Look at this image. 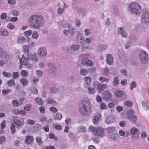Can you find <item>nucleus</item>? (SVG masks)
Instances as JSON below:
<instances>
[{"instance_id":"nucleus-1","label":"nucleus","mask_w":149,"mask_h":149,"mask_svg":"<svg viewBox=\"0 0 149 149\" xmlns=\"http://www.w3.org/2000/svg\"><path fill=\"white\" fill-rule=\"evenodd\" d=\"M31 27L35 29H38L42 26L44 24L43 17L41 15H37L31 16L29 19Z\"/></svg>"},{"instance_id":"nucleus-2","label":"nucleus","mask_w":149,"mask_h":149,"mask_svg":"<svg viewBox=\"0 0 149 149\" xmlns=\"http://www.w3.org/2000/svg\"><path fill=\"white\" fill-rule=\"evenodd\" d=\"M128 10L130 14L135 16H139L141 13V8L139 3L133 2L128 6Z\"/></svg>"},{"instance_id":"nucleus-3","label":"nucleus","mask_w":149,"mask_h":149,"mask_svg":"<svg viewBox=\"0 0 149 149\" xmlns=\"http://www.w3.org/2000/svg\"><path fill=\"white\" fill-rule=\"evenodd\" d=\"M79 112L84 116L90 115L91 113V107L90 103L88 102L82 103L79 106Z\"/></svg>"},{"instance_id":"nucleus-4","label":"nucleus","mask_w":149,"mask_h":149,"mask_svg":"<svg viewBox=\"0 0 149 149\" xmlns=\"http://www.w3.org/2000/svg\"><path fill=\"white\" fill-rule=\"evenodd\" d=\"M141 22L143 24L149 25V12L148 11L144 10L142 11Z\"/></svg>"},{"instance_id":"nucleus-5","label":"nucleus","mask_w":149,"mask_h":149,"mask_svg":"<svg viewBox=\"0 0 149 149\" xmlns=\"http://www.w3.org/2000/svg\"><path fill=\"white\" fill-rule=\"evenodd\" d=\"M80 49V46L77 44H74L71 46V48H66L65 51L71 54H74V52L78 51Z\"/></svg>"},{"instance_id":"nucleus-6","label":"nucleus","mask_w":149,"mask_h":149,"mask_svg":"<svg viewBox=\"0 0 149 149\" xmlns=\"http://www.w3.org/2000/svg\"><path fill=\"white\" fill-rule=\"evenodd\" d=\"M139 58L143 64H146L148 61V54L144 51H142L140 52L139 54Z\"/></svg>"},{"instance_id":"nucleus-7","label":"nucleus","mask_w":149,"mask_h":149,"mask_svg":"<svg viewBox=\"0 0 149 149\" xmlns=\"http://www.w3.org/2000/svg\"><path fill=\"white\" fill-rule=\"evenodd\" d=\"M118 55L121 62L124 64L126 63L127 61V59L126 57L124 50L122 49H119Z\"/></svg>"},{"instance_id":"nucleus-8","label":"nucleus","mask_w":149,"mask_h":149,"mask_svg":"<svg viewBox=\"0 0 149 149\" xmlns=\"http://www.w3.org/2000/svg\"><path fill=\"white\" fill-rule=\"evenodd\" d=\"M129 120L132 123H134L137 119V117L134 115V112L133 110L130 111L127 113Z\"/></svg>"},{"instance_id":"nucleus-9","label":"nucleus","mask_w":149,"mask_h":149,"mask_svg":"<svg viewBox=\"0 0 149 149\" xmlns=\"http://www.w3.org/2000/svg\"><path fill=\"white\" fill-rule=\"evenodd\" d=\"M95 135L100 137H103L105 135L103 129L101 127H98L95 131Z\"/></svg>"},{"instance_id":"nucleus-10","label":"nucleus","mask_w":149,"mask_h":149,"mask_svg":"<svg viewBox=\"0 0 149 149\" xmlns=\"http://www.w3.org/2000/svg\"><path fill=\"white\" fill-rule=\"evenodd\" d=\"M47 52L46 49L44 47L40 48L38 50V54L42 57L45 56L47 55Z\"/></svg>"},{"instance_id":"nucleus-11","label":"nucleus","mask_w":149,"mask_h":149,"mask_svg":"<svg viewBox=\"0 0 149 149\" xmlns=\"http://www.w3.org/2000/svg\"><path fill=\"white\" fill-rule=\"evenodd\" d=\"M103 98L105 100H111L112 97V95L108 91H105L103 93Z\"/></svg>"},{"instance_id":"nucleus-12","label":"nucleus","mask_w":149,"mask_h":149,"mask_svg":"<svg viewBox=\"0 0 149 149\" xmlns=\"http://www.w3.org/2000/svg\"><path fill=\"white\" fill-rule=\"evenodd\" d=\"M116 120V118L113 115H111L107 117L105 121L106 123L110 124L114 122Z\"/></svg>"},{"instance_id":"nucleus-13","label":"nucleus","mask_w":149,"mask_h":149,"mask_svg":"<svg viewBox=\"0 0 149 149\" xmlns=\"http://www.w3.org/2000/svg\"><path fill=\"white\" fill-rule=\"evenodd\" d=\"M81 56L82 57V60L81 61L82 64L84 65H85L87 63L88 61V58L90 56V55L89 54H83L81 55Z\"/></svg>"},{"instance_id":"nucleus-14","label":"nucleus","mask_w":149,"mask_h":149,"mask_svg":"<svg viewBox=\"0 0 149 149\" xmlns=\"http://www.w3.org/2000/svg\"><path fill=\"white\" fill-rule=\"evenodd\" d=\"M18 58L20 61V63L21 65H27L28 63V60L25 57L24 55L22 56L21 58L20 57Z\"/></svg>"},{"instance_id":"nucleus-15","label":"nucleus","mask_w":149,"mask_h":149,"mask_svg":"<svg viewBox=\"0 0 149 149\" xmlns=\"http://www.w3.org/2000/svg\"><path fill=\"white\" fill-rule=\"evenodd\" d=\"M106 61L107 63L110 65L112 64L113 63V58L111 54H108L106 58Z\"/></svg>"},{"instance_id":"nucleus-16","label":"nucleus","mask_w":149,"mask_h":149,"mask_svg":"<svg viewBox=\"0 0 149 149\" xmlns=\"http://www.w3.org/2000/svg\"><path fill=\"white\" fill-rule=\"evenodd\" d=\"M48 66L49 68V72L50 73H53L56 71V69L54 63H50Z\"/></svg>"},{"instance_id":"nucleus-17","label":"nucleus","mask_w":149,"mask_h":149,"mask_svg":"<svg viewBox=\"0 0 149 149\" xmlns=\"http://www.w3.org/2000/svg\"><path fill=\"white\" fill-rule=\"evenodd\" d=\"M34 139L33 136H28L25 138V142L27 144H31L33 142Z\"/></svg>"},{"instance_id":"nucleus-18","label":"nucleus","mask_w":149,"mask_h":149,"mask_svg":"<svg viewBox=\"0 0 149 149\" xmlns=\"http://www.w3.org/2000/svg\"><path fill=\"white\" fill-rule=\"evenodd\" d=\"M107 47V46L105 45H100L97 47V52H102L106 49Z\"/></svg>"},{"instance_id":"nucleus-19","label":"nucleus","mask_w":149,"mask_h":149,"mask_svg":"<svg viewBox=\"0 0 149 149\" xmlns=\"http://www.w3.org/2000/svg\"><path fill=\"white\" fill-rule=\"evenodd\" d=\"M142 106L143 108L149 111V102L146 100L142 102Z\"/></svg>"},{"instance_id":"nucleus-20","label":"nucleus","mask_w":149,"mask_h":149,"mask_svg":"<svg viewBox=\"0 0 149 149\" xmlns=\"http://www.w3.org/2000/svg\"><path fill=\"white\" fill-rule=\"evenodd\" d=\"M102 116L100 114L99 116H94L93 120V124L96 125H97L99 121V119Z\"/></svg>"},{"instance_id":"nucleus-21","label":"nucleus","mask_w":149,"mask_h":149,"mask_svg":"<svg viewBox=\"0 0 149 149\" xmlns=\"http://www.w3.org/2000/svg\"><path fill=\"white\" fill-rule=\"evenodd\" d=\"M86 130V127L83 125H80L77 128V131L80 133H84Z\"/></svg>"},{"instance_id":"nucleus-22","label":"nucleus","mask_w":149,"mask_h":149,"mask_svg":"<svg viewBox=\"0 0 149 149\" xmlns=\"http://www.w3.org/2000/svg\"><path fill=\"white\" fill-rule=\"evenodd\" d=\"M47 101L48 104H51L54 106L56 105L57 104V102L52 97L49 98Z\"/></svg>"},{"instance_id":"nucleus-23","label":"nucleus","mask_w":149,"mask_h":149,"mask_svg":"<svg viewBox=\"0 0 149 149\" xmlns=\"http://www.w3.org/2000/svg\"><path fill=\"white\" fill-rule=\"evenodd\" d=\"M68 31L69 33L71 36L74 35L75 33L74 28L71 25L69 26Z\"/></svg>"},{"instance_id":"nucleus-24","label":"nucleus","mask_w":149,"mask_h":149,"mask_svg":"<svg viewBox=\"0 0 149 149\" xmlns=\"http://www.w3.org/2000/svg\"><path fill=\"white\" fill-rule=\"evenodd\" d=\"M20 81L24 86L27 85L29 83V81L27 80L25 78H22L21 79Z\"/></svg>"},{"instance_id":"nucleus-25","label":"nucleus","mask_w":149,"mask_h":149,"mask_svg":"<svg viewBox=\"0 0 149 149\" xmlns=\"http://www.w3.org/2000/svg\"><path fill=\"white\" fill-rule=\"evenodd\" d=\"M89 70L85 68H81L80 70V74L83 76L86 75L89 72Z\"/></svg>"},{"instance_id":"nucleus-26","label":"nucleus","mask_w":149,"mask_h":149,"mask_svg":"<svg viewBox=\"0 0 149 149\" xmlns=\"http://www.w3.org/2000/svg\"><path fill=\"white\" fill-rule=\"evenodd\" d=\"M25 39V38L22 36H19L17 39V42L19 44H22L24 42Z\"/></svg>"},{"instance_id":"nucleus-27","label":"nucleus","mask_w":149,"mask_h":149,"mask_svg":"<svg viewBox=\"0 0 149 149\" xmlns=\"http://www.w3.org/2000/svg\"><path fill=\"white\" fill-rule=\"evenodd\" d=\"M62 117V115L59 113H57L54 117V118L56 120H58L61 119Z\"/></svg>"},{"instance_id":"nucleus-28","label":"nucleus","mask_w":149,"mask_h":149,"mask_svg":"<svg viewBox=\"0 0 149 149\" xmlns=\"http://www.w3.org/2000/svg\"><path fill=\"white\" fill-rule=\"evenodd\" d=\"M97 87L99 90H104L106 88V85L101 83L97 85Z\"/></svg>"},{"instance_id":"nucleus-29","label":"nucleus","mask_w":149,"mask_h":149,"mask_svg":"<svg viewBox=\"0 0 149 149\" xmlns=\"http://www.w3.org/2000/svg\"><path fill=\"white\" fill-rule=\"evenodd\" d=\"M138 131V130L137 128L132 127L130 129V133L131 135H134L137 133Z\"/></svg>"},{"instance_id":"nucleus-30","label":"nucleus","mask_w":149,"mask_h":149,"mask_svg":"<svg viewBox=\"0 0 149 149\" xmlns=\"http://www.w3.org/2000/svg\"><path fill=\"white\" fill-rule=\"evenodd\" d=\"M7 84L9 86L12 87L15 86V83L14 80L12 79L9 81L7 82Z\"/></svg>"},{"instance_id":"nucleus-31","label":"nucleus","mask_w":149,"mask_h":149,"mask_svg":"<svg viewBox=\"0 0 149 149\" xmlns=\"http://www.w3.org/2000/svg\"><path fill=\"white\" fill-rule=\"evenodd\" d=\"M124 93L123 91L121 90H118L116 93V96L118 97H120L123 95Z\"/></svg>"},{"instance_id":"nucleus-32","label":"nucleus","mask_w":149,"mask_h":149,"mask_svg":"<svg viewBox=\"0 0 149 149\" xmlns=\"http://www.w3.org/2000/svg\"><path fill=\"white\" fill-rule=\"evenodd\" d=\"M35 101L37 104L40 105H42L43 104V102L40 98H36Z\"/></svg>"},{"instance_id":"nucleus-33","label":"nucleus","mask_w":149,"mask_h":149,"mask_svg":"<svg viewBox=\"0 0 149 149\" xmlns=\"http://www.w3.org/2000/svg\"><path fill=\"white\" fill-rule=\"evenodd\" d=\"M129 41L131 43L134 42L137 40L136 38L134 36H131L129 37Z\"/></svg>"},{"instance_id":"nucleus-34","label":"nucleus","mask_w":149,"mask_h":149,"mask_svg":"<svg viewBox=\"0 0 149 149\" xmlns=\"http://www.w3.org/2000/svg\"><path fill=\"white\" fill-rule=\"evenodd\" d=\"M14 123L15 124L17 127H19L22 125V123L17 119H15L14 120Z\"/></svg>"},{"instance_id":"nucleus-35","label":"nucleus","mask_w":149,"mask_h":149,"mask_svg":"<svg viewBox=\"0 0 149 149\" xmlns=\"http://www.w3.org/2000/svg\"><path fill=\"white\" fill-rule=\"evenodd\" d=\"M119 136L118 134L116 133L112 134L110 136L111 138L113 139L116 140L118 139Z\"/></svg>"},{"instance_id":"nucleus-36","label":"nucleus","mask_w":149,"mask_h":149,"mask_svg":"<svg viewBox=\"0 0 149 149\" xmlns=\"http://www.w3.org/2000/svg\"><path fill=\"white\" fill-rule=\"evenodd\" d=\"M84 80L88 85L90 84L91 81V79L88 77H86L84 78Z\"/></svg>"},{"instance_id":"nucleus-37","label":"nucleus","mask_w":149,"mask_h":149,"mask_svg":"<svg viewBox=\"0 0 149 149\" xmlns=\"http://www.w3.org/2000/svg\"><path fill=\"white\" fill-rule=\"evenodd\" d=\"M124 105L128 107H131L133 105V103L131 101L126 100L125 101Z\"/></svg>"},{"instance_id":"nucleus-38","label":"nucleus","mask_w":149,"mask_h":149,"mask_svg":"<svg viewBox=\"0 0 149 149\" xmlns=\"http://www.w3.org/2000/svg\"><path fill=\"white\" fill-rule=\"evenodd\" d=\"M107 130L108 132L110 133L114 132L115 131L116 127H109L107 129Z\"/></svg>"},{"instance_id":"nucleus-39","label":"nucleus","mask_w":149,"mask_h":149,"mask_svg":"<svg viewBox=\"0 0 149 149\" xmlns=\"http://www.w3.org/2000/svg\"><path fill=\"white\" fill-rule=\"evenodd\" d=\"M32 106L30 104H27L26 106L24 107V109L27 111H29L31 109Z\"/></svg>"},{"instance_id":"nucleus-40","label":"nucleus","mask_w":149,"mask_h":149,"mask_svg":"<svg viewBox=\"0 0 149 149\" xmlns=\"http://www.w3.org/2000/svg\"><path fill=\"white\" fill-rule=\"evenodd\" d=\"M36 140L37 143L40 145L42 144V141L41 140V138L40 137H37L36 138Z\"/></svg>"},{"instance_id":"nucleus-41","label":"nucleus","mask_w":149,"mask_h":149,"mask_svg":"<svg viewBox=\"0 0 149 149\" xmlns=\"http://www.w3.org/2000/svg\"><path fill=\"white\" fill-rule=\"evenodd\" d=\"M23 51L24 52L28 54L29 53V47L26 45H24L23 46Z\"/></svg>"},{"instance_id":"nucleus-42","label":"nucleus","mask_w":149,"mask_h":149,"mask_svg":"<svg viewBox=\"0 0 149 149\" xmlns=\"http://www.w3.org/2000/svg\"><path fill=\"white\" fill-rule=\"evenodd\" d=\"M3 75L5 77L10 78L11 76V74L10 72H7L6 71L2 72Z\"/></svg>"},{"instance_id":"nucleus-43","label":"nucleus","mask_w":149,"mask_h":149,"mask_svg":"<svg viewBox=\"0 0 149 149\" xmlns=\"http://www.w3.org/2000/svg\"><path fill=\"white\" fill-rule=\"evenodd\" d=\"M99 80L101 82H103L106 81L108 82L109 81V79H107L101 76L99 78Z\"/></svg>"},{"instance_id":"nucleus-44","label":"nucleus","mask_w":149,"mask_h":149,"mask_svg":"<svg viewBox=\"0 0 149 149\" xmlns=\"http://www.w3.org/2000/svg\"><path fill=\"white\" fill-rule=\"evenodd\" d=\"M12 104L14 107H17L19 106V103L17 100H13L12 102Z\"/></svg>"},{"instance_id":"nucleus-45","label":"nucleus","mask_w":149,"mask_h":149,"mask_svg":"<svg viewBox=\"0 0 149 149\" xmlns=\"http://www.w3.org/2000/svg\"><path fill=\"white\" fill-rule=\"evenodd\" d=\"M21 74L22 77H26L27 76L28 74L26 71L23 70L21 72Z\"/></svg>"},{"instance_id":"nucleus-46","label":"nucleus","mask_w":149,"mask_h":149,"mask_svg":"<svg viewBox=\"0 0 149 149\" xmlns=\"http://www.w3.org/2000/svg\"><path fill=\"white\" fill-rule=\"evenodd\" d=\"M117 30V33L118 34H121L124 30L123 28L121 27H118Z\"/></svg>"},{"instance_id":"nucleus-47","label":"nucleus","mask_w":149,"mask_h":149,"mask_svg":"<svg viewBox=\"0 0 149 149\" xmlns=\"http://www.w3.org/2000/svg\"><path fill=\"white\" fill-rule=\"evenodd\" d=\"M119 84V81L118 78L117 77H116L113 80V85L114 86H116L118 85Z\"/></svg>"},{"instance_id":"nucleus-48","label":"nucleus","mask_w":149,"mask_h":149,"mask_svg":"<svg viewBox=\"0 0 149 149\" xmlns=\"http://www.w3.org/2000/svg\"><path fill=\"white\" fill-rule=\"evenodd\" d=\"M49 137L51 139H53L54 141H56L58 140L57 137L55 136L53 133H51L49 135Z\"/></svg>"},{"instance_id":"nucleus-49","label":"nucleus","mask_w":149,"mask_h":149,"mask_svg":"<svg viewBox=\"0 0 149 149\" xmlns=\"http://www.w3.org/2000/svg\"><path fill=\"white\" fill-rule=\"evenodd\" d=\"M10 129L12 134H14L16 132L15 126V125L12 124L10 127Z\"/></svg>"},{"instance_id":"nucleus-50","label":"nucleus","mask_w":149,"mask_h":149,"mask_svg":"<svg viewBox=\"0 0 149 149\" xmlns=\"http://www.w3.org/2000/svg\"><path fill=\"white\" fill-rule=\"evenodd\" d=\"M136 86V84L135 81H133L130 84V90H132L134 88H135Z\"/></svg>"},{"instance_id":"nucleus-51","label":"nucleus","mask_w":149,"mask_h":149,"mask_svg":"<svg viewBox=\"0 0 149 149\" xmlns=\"http://www.w3.org/2000/svg\"><path fill=\"white\" fill-rule=\"evenodd\" d=\"M65 11L63 8H62L60 7L57 10L58 13L59 15H61L63 14Z\"/></svg>"},{"instance_id":"nucleus-52","label":"nucleus","mask_w":149,"mask_h":149,"mask_svg":"<svg viewBox=\"0 0 149 149\" xmlns=\"http://www.w3.org/2000/svg\"><path fill=\"white\" fill-rule=\"evenodd\" d=\"M85 34V36H87L91 34V31L90 30L88 29H86L84 30Z\"/></svg>"},{"instance_id":"nucleus-53","label":"nucleus","mask_w":149,"mask_h":149,"mask_svg":"<svg viewBox=\"0 0 149 149\" xmlns=\"http://www.w3.org/2000/svg\"><path fill=\"white\" fill-rule=\"evenodd\" d=\"M8 35V31L5 29H3L1 35L5 36H7Z\"/></svg>"},{"instance_id":"nucleus-54","label":"nucleus","mask_w":149,"mask_h":149,"mask_svg":"<svg viewBox=\"0 0 149 149\" xmlns=\"http://www.w3.org/2000/svg\"><path fill=\"white\" fill-rule=\"evenodd\" d=\"M19 77V74L17 72H14L12 75V77L14 79H17Z\"/></svg>"},{"instance_id":"nucleus-55","label":"nucleus","mask_w":149,"mask_h":149,"mask_svg":"<svg viewBox=\"0 0 149 149\" xmlns=\"http://www.w3.org/2000/svg\"><path fill=\"white\" fill-rule=\"evenodd\" d=\"M7 2L10 5H14L16 3V1L15 0H8Z\"/></svg>"},{"instance_id":"nucleus-56","label":"nucleus","mask_w":149,"mask_h":149,"mask_svg":"<svg viewBox=\"0 0 149 149\" xmlns=\"http://www.w3.org/2000/svg\"><path fill=\"white\" fill-rule=\"evenodd\" d=\"M38 34L37 32L35 31L33 32L32 34V37L34 39H36L38 37Z\"/></svg>"},{"instance_id":"nucleus-57","label":"nucleus","mask_w":149,"mask_h":149,"mask_svg":"<svg viewBox=\"0 0 149 149\" xmlns=\"http://www.w3.org/2000/svg\"><path fill=\"white\" fill-rule=\"evenodd\" d=\"M6 141V139L5 137L1 136L0 137V144L1 145L4 143Z\"/></svg>"},{"instance_id":"nucleus-58","label":"nucleus","mask_w":149,"mask_h":149,"mask_svg":"<svg viewBox=\"0 0 149 149\" xmlns=\"http://www.w3.org/2000/svg\"><path fill=\"white\" fill-rule=\"evenodd\" d=\"M88 90L89 91V92L91 94H94L96 92V91L95 89L92 87L89 88H88Z\"/></svg>"},{"instance_id":"nucleus-59","label":"nucleus","mask_w":149,"mask_h":149,"mask_svg":"<svg viewBox=\"0 0 149 149\" xmlns=\"http://www.w3.org/2000/svg\"><path fill=\"white\" fill-rule=\"evenodd\" d=\"M7 15L5 13H2L0 17L1 19H5L7 17Z\"/></svg>"},{"instance_id":"nucleus-60","label":"nucleus","mask_w":149,"mask_h":149,"mask_svg":"<svg viewBox=\"0 0 149 149\" xmlns=\"http://www.w3.org/2000/svg\"><path fill=\"white\" fill-rule=\"evenodd\" d=\"M50 110L53 113H56L58 111L57 108L52 107H50Z\"/></svg>"},{"instance_id":"nucleus-61","label":"nucleus","mask_w":149,"mask_h":149,"mask_svg":"<svg viewBox=\"0 0 149 149\" xmlns=\"http://www.w3.org/2000/svg\"><path fill=\"white\" fill-rule=\"evenodd\" d=\"M7 27L9 29L13 30L15 28V26L12 23H9L7 25Z\"/></svg>"},{"instance_id":"nucleus-62","label":"nucleus","mask_w":149,"mask_h":149,"mask_svg":"<svg viewBox=\"0 0 149 149\" xmlns=\"http://www.w3.org/2000/svg\"><path fill=\"white\" fill-rule=\"evenodd\" d=\"M88 61L87 63L85 65L88 66H92L93 65V62L92 61L89 60Z\"/></svg>"},{"instance_id":"nucleus-63","label":"nucleus","mask_w":149,"mask_h":149,"mask_svg":"<svg viewBox=\"0 0 149 149\" xmlns=\"http://www.w3.org/2000/svg\"><path fill=\"white\" fill-rule=\"evenodd\" d=\"M37 76L41 77L42 75V72L39 70H37L36 72Z\"/></svg>"},{"instance_id":"nucleus-64","label":"nucleus","mask_w":149,"mask_h":149,"mask_svg":"<svg viewBox=\"0 0 149 149\" xmlns=\"http://www.w3.org/2000/svg\"><path fill=\"white\" fill-rule=\"evenodd\" d=\"M141 27L139 25H136L135 26L134 29L138 31L141 32L142 31L141 30Z\"/></svg>"}]
</instances>
